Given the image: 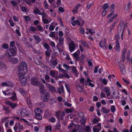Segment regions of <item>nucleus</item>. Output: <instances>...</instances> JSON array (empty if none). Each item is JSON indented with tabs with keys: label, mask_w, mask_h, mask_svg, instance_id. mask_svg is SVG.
<instances>
[{
	"label": "nucleus",
	"mask_w": 132,
	"mask_h": 132,
	"mask_svg": "<svg viewBox=\"0 0 132 132\" xmlns=\"http://www.w3.org/2000/svg\"><path fill=\"white\" fill-rule=\"evenodd\" d=\"M43 5L45 10L49 9L50 6L46 0H44V1L43 2Z\"/></svg>",
	"instance_id": "21"
},
{
	"label": "nucleus",
	"mask_w": 132,
	"mask_h": 132,
	"mask_svg": "<svg viewBox=\"0 0 132 132\" xmlns=\"http://www.w3.org/2000/svg\"><path fill=\"white\" fill-rule=\"evenodd\" d=\"M13 96L10 97L12 101H14L18 100L16 96V93L14 91V93L12 94Z\"/></svg>",
	"instance_id": "23"
},
{
	"label": "nucleus",
	"mask_w": 132,
	"mask_h": 132,
	"mask_svg": "<svg viewBox=\"0 0 132 132\" xmlns=\"http://www.w3.org/2000/svg\"><path fill=\"white\" fill-rule=\"evenodd\" d=\"M42 112L41 110L39 108H36L35 110V114H40Z\"/></svg>",
	"instance_id": "35"
},
{
	"label": "nucleus",
	"mask_w": 132,
	"mask_h": 132,
	"mask_svg": "<svg viewBox=\"0 0 132 132\" xmlns=\"http://www.w3.org/2000/svg\"><path fill=\"white\" fill-rule=\"evenodd\" d=\"M65 86L67 91L69 93H70V86L67 83L65 82Z\"/></svg>",
	"instance_id": "36"
},
{
	"label": "nucleus",
	"mask_w": 132,
	"mask_h": 132,
	"mask_svg": "<svg viewBox=\"0 0 132 132\" xmlns=\"http://www.w3.org/2000/svg\"><path fill=\"white\" fill-rule=\"evenodd\" d=\"M19 92L23 96H25L27 93L22 88L20 89L19 90Z\"/></svg>",
	"instance_id": "31"
},
{
	"label": "nucleus",
	"mask_w": 132,
	"mask_h": 132,
	"mask_svg": "<svg viewBox=\"0 0 132 132\" xmlns=\"http://www.w3.org/2000/svg\"><path fill=\"white\" fill-rule=\"evenodd\" d=\"M102 112L105 114L108 113L110 111L109 109H107L105 107H103L102 108Z\"/></svg>",
	"instance_id": "22"
},
{
	"label": "nucleus",
	"mask_w": 132,
	"mask_h": 132,
	"mask_svg": "<svg viewBox=\"0 0 132 132\" xmlns=\"http://www.w3.org/2000/svg\"><path fill=\"white\" fill-rule=\"evenodd\" d=\"M49 121L51 122H55L56 121V119L53 117H52L49 119Z\"/></svg>",
	"instance_id": "64"
},
{
	"label": "nucleus",
	"mask_w": 132,
	"mask_h": 132,
	"mask_svg": "<svg viewBox=\"0 0 132 132\" xmlns=\"http://www.w3.org/2000/svg\"><path fill=\"white\" fill-rule=\"evenodd\" d=\"M71 23L72 25L74 26L76 25H80L81 26H82L84 24V22L81 20L80 21L76 20L73 22H71Z\"/></svg>",
	"instance_id": "7"
},
{
	"label": "nucleus",
	"mask_w": 132,
	"mask_h": 132,
	"mask_svg": "<svg viewBox=\"0 0 132 132\" xmlns=\"http://www.w3.org/2000/svg\"><path fill=\"white\" fill-rule=\"evenodd\" d=\"M76 88L78 90H79L80 92H81L83 89L82 87L79 84L77 85L76 86Z\"/></svg>",
	"instance_id": "43"
},
{
	"label": "nucleus",
	"mask_w": 132,
	"mask_h": 132,
	"mask_svg": "<svg viewBox=\"0 0 132 132\" xmlns=\"http://www.w3.org/2000/svg\"><path fill=\"white\" fill-rule=\"evenodd\" d=\"M80 81L81 83H82L83 84H85L86 85H87V80H85L84 81V79L83 78H81L80 80Z\"/></svg>",
	"instance_id": "27"
},
{
	"label": "nucleus",
	"mask_w": 132,
	"mask_h": 132,
	"mask_svg": "<svg viewBox=\"0 0 132 132\" xmlns=\"http://www.w3.org/2000/svg\"><path fill=\"white\" fill-rule=\"evenodd\" d=\"M57 91L60 93H62L63 91V87L61 86L60 87H58L57 89Z\"/></svg>",
	"instance_id": "33"
},
{
	"label": "nucleus",
	"mask_w": 132,
	"mask_h": 132,
	"mask_svg": "<svg viewBox=\"0 0 132 132\" xmlns=\"http://www.w3.org/2000/svg\"><path fill=\"white\" fill-rule=\"evenodd\" d=\"M34 13L35 14H38L39 15L42 14V13L41 11L37 8H35L34 10Z\"/></svg>",
	"instance_id": "24"
},
{
	"label": "nucleus",
	"mask_w": 132,
	"mask_h": 132,
	"mask_svg": "<svg viewBox=\"0 0 132 132\" xmlns=\"http://www.w3.org/2000/svg\"><path fill=\"white\" fill-rule=\"evenodd\" d=\"M118 16L117 14H115L113 15V16L108 21L109 22L111 23L112 22L113 20L115 18L117 17Z\"/></svg>",
	"instance_id": "39"
},
{
	"label": "nucleus",
	"mask_w": 132,
	"mask_h": 132,
	"mask_svg": "<svg viewBox=\"0 0 132 132\" xmlns=\"http://www.w3.org/2000/svg\"><path fill=\"white\" fill-rule=\"evenodd\" d=\"M15 42L14 41H11L10 43V46L11 47H13L14 46Z\"/></svg>",
	"instance_id": "61"
},
{
	"label": "nucleus",
	"mask_w": 132,
	"mask_h": 132,
	"mask_svg": "<svg viewBox=\"0 0 132 132\" xmlns=\"http://www.w3.org/2000/svg\"><path fill=\"white\" fill-rule=\"evenodd\" d=\"M116 47L117 51H119L120 50V46L119 42L117 41L116 42Z\"/></svg>",
	"instance_id": "29"
},
{
	"label": "nucleus",
	"mask_w": 132,
	"mask_h": 132,
	"mask_svg": "<svg viewBox=\"0 0 132 132\" xmlns=\"http://www.w3.org/2000/svg\"><path fill=\"white\" fill-rule=\"evenodd\" d=\"M74 111V110L72 109H67L65 110V112L68 113H71Z\"/></svg>",
	"instance_id": "52"
},
{
	"label": "nucleus",
	"mask_w": 132,
	"mask_h": 132,
	"mask_svg": "<svg viewBox=\"0 0 132 132\" xmlns=\"http://www.w3.org/2000/svg\"><path fill=\"white\" fill-rule=\"evenodd\" d=\"M36 118L38 120H41L42 119V117L40 114H35Z\"/></svg>",
	"instance_id": "34"
},
{
	"label": "nucleus",
	"mask_w": 132,
	"mask_h": 132,
	"mask_svg": "<svg viewBox=\"0 0 132 132\" xmlns=\"http://www.w3.org/2000/svg\"><path fill=\"white\" fill-rule=\"evenodd\" d=\"M13 91L11 90L10 89H7L6 90H2V92L5 95L7 96H10L12 95V94L14 93Z\"/></svg>",
	"instance_id": "10"
},
{
	"label": "nucleus",
	"mask_w": 132,
	"mask_h": 132,
	"mask_svg": "<svg viewBox=\"0 0 132 132\" xmlns=\"http://www.w3.org/2000/svg\"><path fill=\"white\" fill-rule=\"evenodd\" d=\"M37 27L38 30L39 31L43 32L44 31V28L40 25H38Z\"/></svg>",
	"instance_id": "41"
},
{
	"label": "nucleus",
	"mask_w": 132,
	"mask_h": 132,
	"mask_svg": "<svg viewBox=\"0 0 132 132\" xmlns=\"http://www.w3.org/2000/svg\"><path fill=\"white\" fill-rule=\"evenodd\" d=\"M80 54V51L79 50H78L76 52L72 54V55L75 58H76L78 57V56Z\"/></svg>",
	"instance_id": "26"
},
{
	"label": "nucleus",
	"mask_w": 132,
	"mask_h": 132,
	"mask_svg": "<svg viewBox=\"0 0 132 132\" xmlns=\"http://www.w3.org/2000/svg\"><path fill=\"white\" fill-rule=\"evenodd\" d=\"M53 23H52L51 24L50 26L49 27V30L50 31H52L54 30V27L52 25Z\"/></svg>",
	"instance_id": "54"
},
{
	"label": "nucleus",
	"mask_w": 132,
	"mask_h": 132,
	"mask_svg": "<svg viewBox=\"0 0 132 132\" xmlns=\"http://www.w3.org/2000/svg\"><path fill=\"white\" fill-rule=\"evenodd\" d=\"M69 50L71 52H72L75 50V46L73 42H71L69 45Z\"/></svg>",
	"instance_id": "15"
},
{
	"label": "nucleus",
	"mask_w": 132,
	"mask_h": 132,
	"mask_svg": "<svg viewBox=\"0 0 132 132\" xmlns=\"http://www.w3.org/2000/svg\"><path fill=\"white\" fill-rule=\"evenodd\" d=\"M34 61L37 64H40L41 63V61L38 59L36 58L34 59Z\"/></svg>",
	"instance_id": "40"
},
{
	"label": "nucleus",
	"mask_w": 132,
	"mask_h": 132,
	"mask_svg": "<svg viewBox=\"0 0 132 132\" xmlns=\"http://www.w3.org/2000/svg\"><path fill=\"white\" fill-rule=\"evenodd\" d=\"M110 109L111 112L112 113H114L116 111V108L114 105L111 106Z\"/></svg>",
	"instance_id": "47"
},
{
	"label": "nucleus",
	"mask_w": 132,
	"mask_h": 132,
	"mask_svg": "<svg viewBox=\"0 0 132 132\" xmlns=\"http://www.w3.org/2000/svg\"><path fill=\"white\" fill-rule=\"evenodd\" d=\"M45 129L47 131H51L52 129V127L48 125L45 127Z\"/></svg>",
	"instance_id": "48"
},
{
	"label": "nucleus",
	"mask_w": 132,
	"mask_h": 132,
	"mask_svg": "<svg viewBox=\"0 0 132 132\" xmlns=\"http://www.w3.org/2000/svg\"><path fill=\"white\" fill-rule=\"evenodd\" d=\"M99 45L101 47L104 49H107V45L105 40H101L100 42Z\"/></svg>",
	"instance_id": "11"
},
{
	"label": "nucleus",
	"mask_w": 132,
	"mask_h": 132,
	"mask_svg": "<svg viewBox=\"0 0 132 132\" xmlns=\"http://www.w3.org/2000/svg\"><path fill=\"white\" fill-rule=\"evenodd\" d=\"M39 89L40 93L41 94H44V93H46L45 91L46 90H44V85L42 84H41L40 85L39 87Z\"/></svg>",
	"instance_id": "17"
},
{
	"label": "nucleus",
	"mask_w": 132,
	"mask_h": 132,
	"mask_svg": "<svg viewBox=\"0 0 132 132\" xmlns=\"http://www.w3.org/2000/svg\"><path fill=\"white\" fill-rule=\"evenodd\" d=\"M3 109L5 110L7 113H9L10 112V110L9 109V107L3 106Z\"/></svg>",
	"instance_id": "44"
},
{
	"label": "nucleus",
	"mask_w": 132,
	"mask_h": 132,
	"mask_svg": "<svg viewBox=\"0 0 132 132\" xmlns=\"http://www.w3.org/2000/svg\"><path fill=\"white\" fill-rule=\"evenodd\" d=\"M46 85L47 87L48 88L51 92L52 93H55L56 92V90L55 87L51 85L50 84L46 83Z\"/></svg>",
	"instance_id": "12"
},
{
	"label": "nucleus",
	"mask_w": 132,
	"mask_h": 132,
	"mask_svg": "<svg viewBox=\"0 0 132 132\" xmlns=\"http://www.w3.org/2000/svg\"><path fill=\"white\" fill-rule=\"evenodd\" d=\"M17 49L16 48H11L7 50L5 52V55L8 58L12 56H14L16 54Z\"/></svg>",
	"instance_id": "3"
},
{
	"label": "nucleus",
	"mask_w": 132,
	"mask_h": 132,
	"mask_svg": "<svg viewBox=\"0 0 132 132\" xmlns=\"http://www.w3.org/2000/svg\"><path fill=\"white\" fill-rule=\"evenodd\" d=\"M86 43L85 41H82L80 42L79 43V48L80 51L81 52L84 51V49L83 48L86 45Z\"/></svg>",
	"instance_id": "13"
},
{
	"label": "nucleus",
	"mask_w": 132,
	"mask_h": 132,
	"mask_svg": "<svg viewBox=\"0 0 132 132\" xmlns=\"http://www.w3.org/2000/svg\"><path fill=\"white\" fill-rule=\"evenodd\" d=\"M120 69L123 75H125L126 72V70H125V69L123 68H122V67H121Z\"/></svg>",
	"instance_id": "56"
},
{
	"label": "nucleus",
	"mask_w": 132,
	"mask_h": 132,
	"mask_svg": "<svg viewBox=\"0 0 132 132\" xmlns=\"http://www.w3.org/2000/svg\"><path fill=\"white\" fill-rule=\"evenodd\" d=\"M16 113L22 117H27L31 113V112L25 109L20 108L16 111Z\"/></svg>",
	"instance_id": "2"
},
{
	"label": "nucleus",
	"mask_w": 132,
	"mask_h": 132,
	"mask_svg": "<svg viewBox=\"0 0 132 132\" xmlns=\"http://www.w3.org/2000/svg\"><path fill=\"white\" fill-rule=\"evenodd\" d=\"M9 60L11 63L14 64L17 63L18 62L19 60L18 58L14 57L9 59Z\"/></svg>",
	"instance_id": "16"
},
{
	"label": "nucleus",
	"mask_w": 132,
	"mask_h": 132,
	"mask_svg": "<svg viewBox=\"0 0 132 132\" xmlns=\"http://www.w3.org/2000/svg\"><path fill=\"white\" fill-rule=\"evenodd\" d=\"M43 45L44 47L47 50H48L49 49L50 46L47 43H43Z\"/></svg>",
	"instance_id": "49"
},
{
	"label": "nucleus",
	"mask_w": 132,
	"mask_h": 132,
	"mask_svg": "<svg viewBox=\"0 0 132 132\" xmlns=\"http://www.w3.org/2000/svg\"><path fill=\"white\" fill-rule=\"evenodd\" d=\"M27 65L26 63L24 61H22L21 65L19 66L18 71V72H27Z\"/></svg>",
	"instance_id": "4"
},
{
	"label": "nucleus",
	"mask_w": 132,
	"mask_h": 132,
	"mask_svg": "<svg viewBox=\"0 0 132 132\" xmlns=\"http://www.w3.org/2000/svg\"><path fill=\"white\" fill-rule=\"evenodd\" d=\"M74 125L73 123H70L68 127V129H69V131H71V130L74 128Z\"/></svg>",
	"instance_id": "45"
},
{
	"label": "nucleus",
	"mask_w": 132,
	"mask_h": 132,
	"mask_svg": "<svg viewBox=\"0 0 132 132\" xmlns=\"http://www.w3.org/2000/svg\"><path fill=\"white\" fill-rule=\"evenodd\" d=\"M50 45L52 47L54 53H57V52L55 51V49H54L55 48V44L53 42H51L50 43Z\"/></svg>",
	"instance_id": "32"
},
{
	"label": "nucleus",
	"mask_w": 132,
	"mask_h": 132,
	"mask_svg": "<svg viewBox=\"0 0 132 132\" xmlns=\"http://www.w3.org/2000/svg\"><path fill=\"white\" fill-rule=\"evenodd\" d=\"M60 112L59 111L56 112V118L59 119H60Z\"/></svg>",
	"instance_id": "46"
},
{
	"label": "nucleus",
	"mask_w": 132,
	"mask_h": 132,
	"mask_svg": "<svg viewBox=\"0 0 132 132\" xmlns=\"http://www.w3.org/2000/svg\"><path fill=\"white\" fill-rule=\"evenodd\" d=\"M18 127V123L17 124V123H16L13 128V129L15 131L17 132V130Z\"/></svg>",
	"instance_id": "58"
},
{
	"label": "nucleus",
	"mask_w": 132,
	"mask_h": 132,
	"mask_svg": "<svg viewBox=\"0 0 132 132\" xmlns=\"http://www.w3.org/2000/svg\"><path fill=\"white\" fill-rule=\"evenodd\" d=\"M1 85L2 86H6L12 87L13 86V84L10 81L3 82L1 83Z\"/></svg>",
	"instance_id": "9"
},
{
	"label": "nucleus",
	"mask_w": 132,
	"mask_h": 132,
	"mask_svg": "<svg viewBox=\"0 0 132 132\" xmlns=\"http://www.w3.org/2000/svg\"><path fill=\"white\" fill-rule=\"evenodd\" d=\"M49 94L48 93H44V94H42L41 95V98L43 101L45 102L48 101L49 98Z\"/></svg>",
	"instance_id": "6"
},
{
	"label": "nucleus",
	"mask_w": 132,
	"mask_h": 132,
	"mask_svg": "<svg viewBox=\"0 0 132 132\" xmlns=\"http://www.w3.org/2000/svg\"><path fill=\"white\" fill-rule=\"evenodd\" d=\"M16 103H13L11 102L10 106L12 108H14L16 106Z\"/></svg>",
	"instance_id": "57"
},
{
	"label": "nucleus",
	"mask_w": 132,
	"mask_h": 132,
	"mask_svg": "<svg viewBox=\"0 0 132 132\" xmlns=\"http://www.w3.org/2000/svg\"><path fill=\"white\" fill-rule=\"evenodd\" d=\"M83 73L85 75V76L86 77V78L87 82H90L92 81L90 79L88 78V75L86 73V72H83Z\"/></svg>",
	"instance_id": "38"
},
{
	"label": "nucleus",
	"mask_w": 132,
	"mask_h": 132,
	"mask_svg": "<svg viewBox=\"0 0 132 132\" xmlns=\"http://www.w3.org/2000/svg\"><path fill=\"white\" fill-rule=\"evenodd\" d=\"M107 11L106 10H104L102 11L101 13V16L102 17L104 16L106 14L107 12Z\"/></svg>",
	"instance_id": "50"
},
{
	"label": "nucleus",
	"mask_w": 132,
	"mask_h": 132,
	"mask_svg": "<svg viewBox=\"0 0 132 132\" xmlns=\"http://www.w3.org/2000/svg\"><path fill=\"white\" fill-rule=\"evenodd\" d=\"M63 68L67 70H69L70 69L69 66L67 64H64L63 65Z\"/></svg>",
	"instance_id": "51"
},
{
	"label": "nucleus",
	"mask_w": 132,
	"mask_h": 132,
	"mask_svg": "<svg viewBox=\"0 0 132 132\" xmlns=\"http://www.w3.org/2000/svg\"><path fill=\"white\" fill-rule=\"evenodd\" d=\"M64 40V39L63 38H60L59 39V42L60 43V45H62V44H63V42Z\"/></svg>",
	"instance_id": "59"
},
{
	"label": "nucleus",
	"mask_w": 132,
	"mask_h": 132,
	"mask_svg": "<svg viewBox=\"0 0 132 132\" xmlns=\"http://www.w3.org/2000/svg\"><path fill=\"white\" fill-rule=\"evenodd\" d=\"M86 120V117H84L82 118L81 120V122L82 123H85Z\"/></svg>",
	"instance_id": "53"
},
{
	"label": "nucleus",
	"mask_w": 132,
	"mask_h": 132,
	"mask_svg": "<svg viewBox=\"0 0 132 132\" xmlns=\"http://www.w3.org/2000/svg\"><path fill=\"white\" fill-rule=\"evenodd\" d=\"M101 129V124L99 123L93 127V131L94 132H99Z\"/></svg>",
	"instance_id": "8"
},
{
	"label": "nucleus",
	"mask_w": 132,
	"mask_h": 132,
	"mask_svg": "<svg viewBox=\"0 0 132 132\" xmlns=\"http://www.w3.org/2000/svg\"><path fill=\"white\" fill-rule=\"evenodd\" d=\"M109 4L108 3H106L104 4L102 6V7L104 10H106L108 9L109 8Z\"/></svg>",
	"instance_id": "37"
},
{
	"label": "nucleus",
	"mask_w": 132,
	"mask_h": 132,
	"mask_svg": "<svg viewBox=\"0 0 132 132\" xmlns=\"http://www.w3.org/2000/svg\"><path fill=\"white\" fill-rule=\"evenodd\" d=\"M64 104L65 106L69 107H71L72 105V104H71L68 103L67 102H65L64 103Z\"/></svg>",
	"instance_id": "62"
},
{
	"label": "nucleus",
	"mask_w": 132,
	"mask_h": 132,
	"mask_svg": "<svg viewBox=\"0 0 132 132\" xmlns=\"http://www.w3.org/2000/svg\"><path fill=\"white\" fill-rule=\"evenodd\" d=\"M46 12L53 17H55L56 16V13L53 9H49V11H46Z\"/></svg>",
	"instance_id": "14"
},
{
	"label": "nucleus",
	"mask_w": 132,
	"mask_h": 132,
	"mask_svg": "<svg viewBox=\"0 0 132 132\" xmlns=\"http://www.w3.org/2000/svg\"><path fill=\"white\" fill-rule=\"evenodd\" d=\"M103 91L106 93L107 96H109L111 94L110 89L108 87H106L104 88Z\"/></svg>",
	"instance_id": "19"
},
{
	"label": "nucleus",
	"mask_w": 132,
	"mask_h": 132,
	"mask_svg": "<svg viewBox=\"0 0 132 132\" xmlns=\"http://www.w3.org/2000/svg\"><path fill=\"white\" fill-rule=\"evenodd\" d=\"M61 0H57L55 4L54 3V6L55 7H58L61 3Z\"/></svg>",
	"instance_id": "30"
},
{
	"label": "nucleus",
	"mask_w": 132,
	"mask_h": 132,
	"mask_svg": "<svg viewBox=\"0 0 132 132\" xmlns=\"http://www.w3.org/2000/svg\"><path fill=\"white\" fill-rule=\"evenodd\" d=\"M100 120L99 118L98 119L95 118H94L93 120V123L94 124H96L98 121H100Z\"/></svg>",
	"instance_id": "60"
},
{
	"label": "nucleus",
	"mask_w": 132,
	"mask_h": 132,
	"mask_svg": "<svg viewBox=\"0 0 132 132\" xmlns=\"http://www.w3.org/2000/svg\"><path fill=\"white\" fill-rule=\"evenodd\" d=\"M51 76L56 77L58 75V72L56 71H51L50 72Z\"/></svg>",
	"instance_id": "25"
},
{
	"label": "nucleus",
	"mask_w": 132,
	"mask_h": 132,
	"mask_svg": "<svg viewBox=\"0 0 132 132\" xmlns=\"http://www.w3.org/2000/svg\"><path fill=\"white\" fill-rule=\"evenodd\" d=\"M6 67V64L0 61V70H2L5 68Z\"/></svg>",
	"instance_id": "28"
},
{
	"label": "nucleus",
	"mask_w": 132,
	"mask_h": 132,
	"mask_svg": "<svg viewBox=\"0 0 132 132\" xmlns=\"http://www.w3.org/2000/svg\"><path fill=\"white\" fill-rule=\"evenodd\" d=\"M33 37L37 44H38L40 43L41 39V38L38 36L34 35L33 36Z\"/></svg>",
	"instance_id": "18"
},
{
	"label": "nucleus",
	"mask_w": 132,
	"mask_h": 132,
	"mask_svg": "<svg viewBox=\"0 0 132 132\" xmlns=\"http://www.w3.org/2000/svg\"><path fill=\"white\" fill-rule=\"evenodd\" d=\"M78 116L80 118H81L83 116L84 114L82 112L79 111L78 113Z\"/></svg>",
	"instance_id": "55"
},
{
	"label": "nucleus",
	"mask_w": 132,
	"mask_h": 132,
	"mask_svg": "<svg viewBox=\"0 0 132 132\" xmlns=\"http://www.w3.org/2000/svg\"><path fill=\"white\" fill-rule=\"evenodd\" d=\"M2 47L4 49H7L9 47L8 45L6 43H4L2 45Z\"/></svg>",
	"instance_id": "42"
},
{
	"label": "nucleus",
	"mask_w": 132,
	"mask_h": 132,
	"mask_svg": "<svg viewBox=\"0 0 132 132\" xmlns=\"http://www.w3.org/2000/svg\"><path fill=\"white\" fill-rule=\"evenodd\" d=\"M18 47L19 51L22 53L24 52L22 48L21 47L20 45H18Z\"/></svg>",
	"instance_id": "63"
},
{
	"label": "nucleus",
	"mask_w": 132,
	"mask_h": 132,
	"mask_svg": "<svg viewBox=\"0 0 132 132\" xmlns=\"http://www.w3.org/2000/svg\"><path fill=\"white\" fill-rule=\"evenodd\" d=\"M48 19L46 18L42 19L43 22L45 24H47L50 22L52 20V19L50 18H48Z\"/></svg>",
	"instance_id": "20"
},
{
	"label": "nucleus",
	"mask_w": 132,
	"mask_h": 132,
	"mask_svg": "<svg viewBox=\"0 0 132 132\" xmlns=\"http://www.w3.org/2000/svg\"><path fill=\"white\" fill-rule=\"evenodd\" d=\"M30 80L31 84L34 86H38L40 84V82L36 78H32Z\"/></svg>",
	"instance_id": "5"
},
{
	"label": "nucleus",
	"mask_w": 132,
	"mask_h": 132,
	"mask_svg": "<svg viewBox=\"0 0 132 132\" xmlns=\"http://www.w3.org/2000/svg\"><path fill=\"white\" fill-rule=\"evenodd\" d=\"M26 72L21 71L18 72V74L19 81L20 82L22 85L24 86L26 83L27 79L26 77L25 76V75Z\"/></svg>",
	"instance_id": "1"
}]
</instances>
